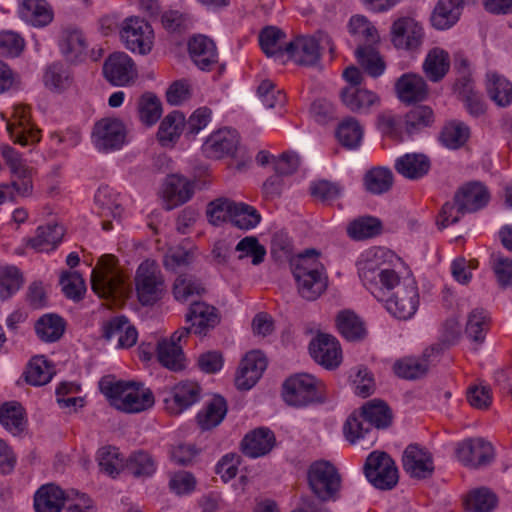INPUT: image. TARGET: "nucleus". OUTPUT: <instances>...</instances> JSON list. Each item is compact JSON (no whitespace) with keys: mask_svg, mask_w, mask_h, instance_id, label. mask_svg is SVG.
<instances>
[{"mask_svg":"<svg viewBox=\"0 0 512 512\" xmlns=\"http://www.w3.org/2000/svg\"><path fill=\"white\" fill-rule=\"evenodd\" d=\"M394 168L404 178L418 180L429 173L431 160L423 153H406L396 159Z\"/></svg>","mask_w":512,"mask_h":512,"instance_id":"26","label":"nucleus"},{"mask_svg":"<svg viewBox=\"0 0 512 512\" xmlns=\"http://www.w3.org/2000/svg\"><path fill=\"white\" fill-rule=\"evenodd\" d=\"M429 365L427 362L413 358L405 357L397 360L393 365L394 373L406 380H416L425 376L428 372Z\"/></svg>","mask_w":512,"mask_h":512,"instance_id":"53","label":"nucleus"},{"mask_svg":"<svg viewBox=\"0 0 512 512\" xmlns=\"http://www.w3.org/2000/svg\"><path fill=\"white\" fill-rule=\"evenodd\" d=\"M100 391L112 406L125 413H139L154 405V395L142 383L101 380Z\"/></svg>","mask_w":512,"mask_h":512,"instance_id":"1","label":"nucleus"},{"mask_svg":"<svg viewBox=\"0 0 512 512\" xmlns=\"http://www.w3.org/2000/svg\"><path fill=\"white\" fill-rule=\"evenodd\" d=\"M456 454L465 466L478 468L493 460L494 449L491 443L483 438H470L459 443Z\"/></svg>","mask_w":512,"mask_h":512,"instance_id":"13","label":"nucleus"},{"mask_svg":"<svg viewBox=\"0 0 512 512\" xmlns=\"http://www.w3.org/2000/svg\"><path fill=\"white\" fill-rule=\"evenodd\" d=\"M233 205L235 201L228 198H217L211 201L207 206V217L214 226H219L224 222H230L232 218Z\"/></svg>","mask_w":512,"mask_h":512,"instance_id":"63","label":"nucleus"},{"mask_svg":"<svg viewBox=\"0 0 512 512\" xmlns=\"http://www.w3.org/2000/svg\"><path fill=\"white\" fill-rule=\"evenodd\" d=\"M102 32H153L151 25L140 16H130L120 21L117 15H105L99 20Z\"/></svg>","mask_w":512,"mask_h":512,"instance_id":"28","label":"nucleus"},{"mask_svg":"<svg viewBox=\"0 0 512 512\" xmlns=\"http://www.w3.org/2000/svg\"><path fill=\"white\" fill-rule=\"evenodd\" d=\"M10 173L11 182L2 184L0 188L9 189L11 187L19 196H30L33 192L32 169L24 165L11 170Z\"/></svg>","mask_w":512,"mask_h":512,"instance_id":"56","label":"nucleus"},{"mask_svg":"<svg viewBox=\"0 0 512 512\" xmlns=\"http://www.w3.org/2000/svg\"><path fill=\"white\" fill-rule=\"evenodd\" d=\"M489 327V314L482 308L473 309L467 319L465 334L477 346L482 344Z\"/></svg>","mask_w":512,"mask_h":512,"instance_id":"45","label":"nucleus"},{"mask_svg":"<svg viewBox=\"0 0 512 512\" xmlns=\"http://www.w3.org/2000/svg\"><path fill=\"white\" fill-rule=\"evenodd\" d=\"M238 145L239 136L235 130L220 129L207 138L202 150L208 158L221 159L225 156H234Z\"/></svg>","mask_w":512,"mask_h":512,"instance_id":"19","label":"nucleus"},{"mask_svg":"<svg viewBox=\"0 0 512 512\" xmlns=\"http://www.w3.org/2000/svg\"><path fill=\"white\" fill-rule=\"evenodd\" d=\"M206 292L199 279L190 274L179 275L173 285V294L177 301L185 302L193 295H202Z\"/></svg>","mask_w":512,"mask_h":512,"instance_id":"55","label":"nucleus"},{"mask_svg":"<svg viewBox=\"0 0 512 512\" xmlns=\"http://www.w3.org/2000/svg\"><path fill=\"white\" fill-rule=\"evenodd\" d=\"M294 278L298 285V292L302 298L316 300L326 289L327 279L317 267H304L296 264Z\"/></svg>","mask_w":512,"mask_h":512,"instance_id":"16","label":"nucleus"},{"mask_svg":"<svg viewBox=\"0 0 512 512\" xmlns=\"http://www.w3.org/2000/svg\"><path fill=\"white\" fill-rule=\"evenodd\" d=\"M188 51L194 63L209 71L217 63L218 53L214 41L206 34H194L188 41Z\"/></svg>","mask_w":512,"mask_h":512,"instance_id":"23","label":"nucleus"},{"mask_svg":"<svg viewBox=\"0 0 512 512\" xmlns=\"http://www.w3.org/2000/svg\"><path fill=\"white\" fill-rule=\"evenodd\" d=\"M497 504V497L487 488L469 493L464 501L467 512H491Z\"/></svg>","mask_w":512,"mask_h":512,"instance_id":"54","label":"nucleus"},{"mask_svg":"<svg viewBox=\"0 0 512 512\" xmlns=\"http://www.w3.org/2000/svg\"><path fill=\"white\" fill-rule=\"evenodd\" d=\"M364 474L377 489L391 490L399 480L395 461L384 451H373L366 458Z\"/></svg>","mask_w":512,"mask_h":512,"instance_id":"7","label":"nucleus"},{"mask_svg":"<svg viewBox=\"0 0 512 512\" xmlns=\"http://www.w3.org/2000/svg\"><path fill=\"white\" fill-rule=\"evenodd\" d=\"M0 423L14 435L25 428L24 409L18 402H6L0 406Z\"/></svg>","mask_w":512,"mask_h":512,"instance_id":"47","label":"nucleus"},{"mask_svg":"<svg viewBox=\"0 0 512 512\" xmlns=\"http://www.w3.org/2000/svg\"><path fill=\"white\" fill-rule=\"evenodd\" d=\"M163 193L166 201L165 209L171 210L191 199L194 194V185L180 175H169L165 179Z\"/></svg>","mask_w":512,"mask_h":512,"instance_id":"25","label":"nucleus"},{"mask_svg":"<svg viewBox=\"0 0 512 512\" xmlns=\"http://www.w3.org/2000/svg\"><path fill=\"white\" fill-rule=\"evenodd\" d=\"M282 397L294 407L323 404L326 401L325 385L310 374L298 373L285 380Z\"/></svg>","mask_w":512,"mask_h":512,"instance_id":"3","label":"nucleus"},{"mask_svg":"<svg viewBox=\"0 0 512 512\" xmlns=\"http://www.w3.org/2000/svg\"><path fill=\"white\" fill-rule=\"evenodd\" d=\"M65 321L57 314H45L35 323L37 336L44 342L59 340L65 331Z\"/></svg>","mask_w":512,"mask_h":512,"instance_id":"40","label":"nucleus"},{"mask_svg":"<svg viewBox=\"0 0 512 512\" xmlns=\"http://www.w3.org/2000/svg\"><path fill=\"white\" fill-rule=\"evenodd\" d=\"M231 224L241 230H251L261 221L260 213L251 205L243 202H235L232 206Z\"/></svg>","mask_w":512,"mask_h":512,"instance_id":"52","label":"nucleus"},{"mask_svg":"<svg viewBox=\"0 0 512 512\" xmlns=\"http://www.w3.org/2000/svg\"><path fill=\"white\" fill-rule=\"evenodd\" d=\"M136 293L143 306H150L161 299L164 292V279L154 261L140 264L135 276Z\"/></svg>","mask_w":512,"mask_h":512,"instance_id":"8","label":"nucleus"},{"mask_svg":"<svg viewBox=\"0 0 512 512\" xmlns=\"http://www.w3.org/2000/svg\"><path fill=\"white\" fill-rule=\"evenodd\" d=\"M171 395V399L164 400L166 409L177 415L200 400L201 387L193 381H182L173 387Z\"/></svg>","mask_w":512,"mask_h":512,"instance_id":"21","label":"nucleus"},{"mask_svg":"<svg viewBox=\"0 0 512 512\" xmlns=\"http://www.w3.org/2000/svg\"><path fill=\"white\" fill-rule=\"evenodd\" d=\"M379 41V34H365L364 42L360 43L355 50L358 63L373 78L382 75L386 67L377 50Z\"/></svg>","mask_w":512,"mask_h":512,"instance_id":"17","label":"nucleus"},{"mask_svg":"<svg viewBox=\"0 0 512 512\" xmlns=\"http://www.w3.org/2000/svg\"><path fill=\"white\" fill-rule=\"evenodd\" d=\"M402 467L412 478H429L434 472L432 454L418 444H409L402 455Z\"/></svg>","mask_w":512,"mask_h":512,"instance_id":"12","label":"nucleus"},{"mask_svg":"<svg viewBox=\"0 0 512 512\" xmlns=\"http://www.w3.org/2000/svg\"><path fill=\"white\" fill-rule=\"evenodd\" d=\"M126 138V128L118 118H103L93 127L92 139L99 151L108 152L120 149Z\"/></svg>","mask_w":512,"mask_h":512,"instance_id":"11","label":"nucleus"},{"mask_svg":"<svg viewBox=\"0 0 512 512\" xmlns=\"http://www.w3.org/2000/svg\"><path fill=\"white\" fill-rule=\"evenodd\" d=\"M395 292L386 300V308L394 317L402 320L411 318L419 305L418 288L414 279L398 277L395 283Z\"/></svg>","mask_w":512,"mask_h":512,"instance_id":"9","label":"nucleus"},{"mask_svg":"<svg viewBox=\"0 0 512 512\" xmlns=\"http://www.w3.org/2000/svg\"><path fill=\"white\" fill-rule=\"evenodd\" d=\"M99 268L92 270L91 288L100 298L116 299L124 297L128 288L123 275L117 269V258L106 254L98 261Z\"/></svg>","mask_w":512,"mask_h":512,"instance_id":"4","label":"nucleus"},{"mask_svg":"<svg viewBox=\"0 0 512 512\" xmlns=\"http://www.w3.org/2000/svg\"><path fill=\"white\" fill-rule=\"evenodd\" d=\"M469 128L462 122H450L446 124L440 134L441 143L450 149L462 147L469 138Z\"/></svg>","mask_w":512,"mask_h":512,"instance_id":"57","label":"nucleus"},{"mask_svg":"<svg viewBox=\"0 0 512 512\" xmlns=\"http://www.w3.org/2000/svg\"><path fill=\"white\" fill-rule=\"evenodd\" d=\"M185 126V116L180 111H172L160 123L157 139L162 146L175 142L181 135Z\"/></svg>","mask_w":512,"mask_h":512,"instance_id":"38","label":"nucleus"},{"mask_svg":"<svg viewBox=\"0 0 512 512\" xmlns=\"http://www.w3.org/2000/svg\"><path fill=\"white\" fill-rule=\"evenodd\" d=\"M21 18L35 28H42L53 20V11L45 0H23Z\"/></svg>","mask_w":512,"mask_h":512,"instance_id":"30","label":"nucleus"},{"mask_svg":"<svg viewBox=\"0 0 512 512\" xmlns=\"http://www.w3.org/2000/svg\"><path fill=\"white\" fill-rule=\"evenodd\" d=\"M434 122L433 110L426 105L414 106L405 115V130L407 134L413 135L422 129L429 127Z\"/></svg>","mask_w":512,"mask_h":512,"instance_id":"49","label":"nucleus"},{"mask_svg":"<svg viewBox=\"0 0 512 512\" xmlns=\"http://www.w3.org/2000/svg\"><path fill=\"white\" fill-rule=\"evenodd\" d=\"M55 374L54 366L43 355L33 357L25 372L27 383L34 386L47 384Z\"/></svg>","mask_w":512,"mask_h":512,"instance_id":"43","label":"nucleus"},{"mask_svg":"<svg viewBox=\"0 0 512 512\" xmlns=\"http://www.w3.org/2000/svg\"><path fill=\"white\" fill-rule=\"evenodd\" d=\"M285 50L300 65H313L320 59L319 40L310 34H298L285 44Z\"/></svg>","mask_w":512,"mask_h":512,"instance_id":"18","label":"nucleus"},{"mask_svg":"<svg viewBox=\"0 0 512 512\" xmlns=\"http://www.w3.org/2000/svg\"><path fill=\"white\" fill-rule=\"evenodd\" d=\"M336 326L348 341L363 340L367 334L364 322L352 310H342L336 316Z\"/></svg>","mask_w":512,"mask_h":512,"instance_id":"36","label":"nucleus"},{"mask_svg":"<svg viewBox=\"0 0 512 512\" xmlns=\"http://www.w3.org/2000/svg\"><path fill=\"white\" fill-rule=\"evenodd\" d=\"M59 47L66 61L72 64L82 62L86 58L87 42L83 34H62Z\"/></svg>","mask_w":512,"mask_h":512,"instance_id":"42","label":"nucleus"},{"mask_svg":"<svg viewBox=\"0 0 512 512\" xmlns=\"http://www.w3.org/2000/svg\"><path fill=\"white\" fill-rule=\"evenodd\" d=\"M490 199V194L485 185L481 182H469L459 188L453 202H446L440 211L437 221L440 229L446 228L451 224H456L466 213H474L485 207Z\"/></svg>","mask_w":512,"mask_h":512,"instance_id":"2","label":"nucleus"},{"mask_svg":"<svg viewBox=\"0 0 512 512\" xmlns=\"http://www.w3.org/2000/svg\"><path fill=\"white\" fill-rule=\"evenodd\" d=\"M461 13L462 8L453 0H439L431 15L432 26L437 30L450 29L458 22Z\"/></svg>","mask_w":512,"mask_h":512,"instance_id":"37","label":"nucleus"},{"mask_svg":"<svg viewBox=\"0 0 512 512\" xmlns=\"http://www.w3.org/2000/svg\"><path fill=\"white\" fill-rule=\"evenodd\" d=\"M228 411V405L225 398L221 395H215L207 404L204 410L200 411L196 420L199 427L203 430H211L223 421Z\"/></svg>","mask_w":512,"mask_h":512,"instance_id":"32","label":"nucleus"},{"mask_svg":"<svg viewBox=\"0 0 512 512\" xmlns=\"http://www.w3.org/2000/svg\"><path fill=\"white\" fill-rule=\"evenodd\" d=\"M14 116L19 120V126L22 129L16 132L14 125L10 123L7 124V131L13 141L22 146L39 142V130H34L29 127V108L23 105L16 106Z\"/></svg>","mask_w":512,"mask_h":512,"instance_id":"33","label":"nucleus"},{"mask_svg":"<svg viewBox=\"0 0 512 512\" xmlns=\"http://www.w3.org/2000/svg\"><path fill=\"white\" fill-rule=\"evenodd\" d=\"M343 105L353 113L368 112L370 107L380 104V97L373 91L361 87H344L340 92Z\"/></svg>","mask_w":512,"mask_h":512,"instance_id":"27","label":"nucleus"},{"mask_svg":"<svg viewBox=\"0 0 512 512\" xmlns=\"http://www.w3.org/2000/svg\"><path fill=\"white\" fill-rule=\"evenodd\" d=\"M94 200L101 216H112L113 218L121 216L123 209L118 203V193L113 188L107 185L99 187L95 193Z\"/></svg>","mask_w":512,"mask_h":512,"instance_id":"48","label":"nucleus"},{"mask_svg":"<svg viewBox=\"0 0 512 512\" xmlns=\"http://www.w3.org/2000/svg\"><path fill=\"white\" fill-rule=\"evenodd\" d=\"M44 85L54 92H62L72 84L69 67L60 61L48 65L43 75Z\"/></svg>","mask_w":512,"mask_h":512,"instance_id":"39","label":"nucleus"},{"mask_svg":"<svg viewBox=\"0 0 512 512\" xmlns=\"http://www.w3.org/2000/svg\"><path fill=\"white\" fill-rule=\"evenodd\" d=\"M370 429L371 426L364 421L360 410H355L346 419L343 433L349 443L355 444L358 440L364 439Z\"/></svg>","mask_w":512,"mask_h":512,"instance_id":"61","label":"nucleus"},{"mask_svg":"<svg viewBox=\"0 0 512 512\" xmlns=\"http://www.w3.org/2000/svg\"><path fill=\"white\" fill-rule=\"evenodd\" d=\"M218 309L203 301H194L190 304L185 315L186 322H190L197 335H206L220 323Z\"/></svg>","mask_w":512,"mask_h":512,"instance_id":"20","label":"nucleus"},{"mask_svg":"<svg viewBox=\"0 0 512 512\" xmlns=\"http://www.w3.org/2000/svg\"><path fill=\"white\" fill-rule=\"evenodd\" d=\"M449 69L450 57L447 51L435 47L428 52L423 63V71L431 82H440Z\"/></svg>","mask_w":512,"mask_h":512,"instance_id":"34","label":"nucleus"},{"mask_svg":"<svg viewBox=\"0 0 512 512\" xmlns=\"http://www.w3.org/2000/svg\"><path fill=\"white\" fill-rule=\"evenodd\" d=\"M64 228L58 224H47L36 229L34 237L29 238L27 246L37 252L54 250L62 241Z\"/></svg>","mask_w":512,"mask_h":512,"instance_id":"31","label":"nucleus"},{"mask_svg":"<svg viewBox=\"0 0 512 512\" xmlns=\"http://www.w3.org/2000/svg\"><path fill=\"white\" fill-rule=\"evenodd\" d=\"M336 135L343 146L356 148L362 140L363 129L358 120L348 117L339 124Z\"/></svg>","mask_w":512,"mask_h":512,"instance_id":"59","label":"nucleus"},{"mask_svg":"<svg viewBox=\"0 0 512 512\" xmlns=\"http://www.w3.org/2000/svg\"><path fill=\"white\" fill-rule=\"evenodd\" d=\"M157 359L166 368L180 371L184 368V353L180 345L171 340L162 339L157 344Z\"/></svg>","mask_w":512,"mask_h":512,"instance_id":"41","label":"nucleus"},{"mask_svg":"<svg viewBox=\"0 0 512 512\" xmlns=\"http://www.w3.org/2000/svg\"><path fill=\"white\" fill-rule=\"evenodd\" d=\"M102 74L112 86H132L138 79L135 62L124 52H114L103 62Z\"/></svg>","mask_w":512,"mask_h":512,"instance_id":"10","label":"nucleus"},{"mask_svg":"<svg viewBox=\"0 0 512 512\" xmlns=\"http://www.w3.org/2000/svg\"><path fill=\"white\" fill-rule=\"evenodd\" d=\"M137 110L141 122L147 126H152L161 117L162 104L155 93L147 91L139 97Z\"/></svg>","mask_w":512,"mask_h":512,"instance_id":"46","label":"nucleus"},{"mask_svg":"<svg viewBox=\"0 0 512 512\" xmlns=\"http://www.w3.org/2000/svg\"><path fill=\"white\" fill-rule=\"evenodd\" d=\"M364 421L371 427L386 429L391 426L393 414L388 404L382 400H372L360 409Z\"/></svg>","mask_w":512,"mask_h":512,"instance_id":"35","label":"nucleus"},{"mask_svg":"<svg viewBox=\"0 0 512 512\" xmlns=\"http://www.w3.org/2000/svg\"><path fill=\"white\" fill-rule=\"evenodd\" d=\"M64 504V491L52 483L41 486L34 496L36 512H60Z\"/></svg>","mask_w":512,"mask_h":512,"instance_id":"29","label":"nucleus"},{"mask_svg":"<svg viewBox=\"0 0 512 512\" xmlns=\"http://www.w3.org/2000/svg\"><path fill=\"white\" fill-rule=\"evenodd\" d=\"M134 477H148L155 471V464L151 456L144 451L132 453L125 461V469Z\"/></svg>","mask_w":512,"mask_h":512,"instance_id":"60","label":"nucleus"},{"mask_svg":"<svg viewBox=\"0 0 512 512\" xmlns=\"http://www.w3.org/2000/svg\"><path fill=\"white\" fill-rule=\"evenodd\" d=\"M382 231V223L372 216L360 217L353 220L348 228V235L355 240H363L377 236Z\"/></svg>","mask_w":512,"mask_h":512,"instance_id":"51","label":"nucleus"},{"mask_svg":"<svg viewBox=\"0 0 512 512\" xmlns=\"http://www.w3.org/2000/svg\"><path fill=\"white\" fill-rule=\"evenodd\" d=\"M395 91L398 99L405 104H412L425 100L428 96V86L420 75L406 73L395 82Z\"/></svg>","mask_w":512,"mask_h":512,"instance_id":"22","label":"nucleus"},{"mask_svg":"<svg viewBox=\"0 0 512 512\" xmlns=\"http://www.w3.org/2000/svg\"><path fill=\"white\" fill-rule=\"evenodd\" d=\"M384 254L383 250H378L372 258H368L358 264L359 277L367 289L376 297L384 289L392 290L395 283H398V274L388 268L385 262L381 261Z\"/></svg>","mask_w":512,"mask_h":512,"instance_id":"6","label":"nucleus"},{"mask_svg":"<svg viewBox=\"0 0 512 512\" xmlns=\"http://www.w3.org/2000/svg\"><path fill=\"white\" fill-rule=\"evenodd\" d=\"M487 92L499 106L505 107L512 102V84L504 77L492 73L487 75Z\"/></svg>","mask_w":512,"mask_h":512,"instance_id":"50","label":"nucleus"},{"mask_svg":"<svg viewBox=\"0 0 512 512\" xmlns=\"http://www.w3.org/2000/svg\"><path fill=\"white\" fill-rule=\"evenodd\" d=\"M393 181V173L386 167L372 168L364 176L365 189L374 195L388 192L392 188Z\"/></svg>","mask_w":512,"mask_h":512,"instance_id":"44","label":"nucleus"},{"mask_svg":"<svg viewBox=\"0 0 512 512\" xmlns=\"http://www.w3.org/2000/svg\"><path fill=\"white\" fill-rule=\"evenodd\" d=\"M307 482L318 500L327 502L339 498L341 475L329 461L318 460L313 462L307 471Z\"/></svg>","mask_w":512,"mask_h":512,"instance_id":"5","label":"nucleus"},{"mask_svg":"<svg viewBox=\"0 0 512 512\" xmlns=\"http://www.w3.org/2000/svg\"><path fill=\"white\" fill-rule=\"evenodd\" d=\"M266 367L267 360L262 352H248L241 360L235 376L237 389L243 391L250 390L261 378Z\"/></svg>","mask_w":512,"mask_h":512,"instance_id":"15","label":"nucleus"},{"mask_svg":"<svg viewBox=\"0 0 512 512\" xmlns=\"http://www.w3.org/2000/svg\"><path fill=\"white\" fill-rule=\"evenodd\" d=\"M60 284L64 295L75 302L83 299L86 285L80 273L64 271L60 277Z\"/></svg>","mask_w":512,"mask_h":512,"instance_id":"62","label":"nucleus"},{"mask_svg":"<svg viewBox=\"0 0 512 512\" xmlns=\"http://www.w3.org/2000/svg\"><path fill=\"white\" fill-rule=\"evenodd\" d=\"M257 95L261 105L266 109L282 108L286 103V96L283 91L275 88L270 80H263L257 88Z\"/></svg>","mask_w":512,"mask_h":512,"instance_id":"64","label":"nucleus"},{"mask_svg":"<svg viewBox=\"0 0 512 512\" xmlns=\"http://www.w3.org/2000/svg\"><path fill=\"white\" fill-rule=\"evenodd\" d=\"M97 458L100 469L111 477H115L125 469V461L121 458L118 448L114 446L99 449Z\"/></svg>","mask_w":512,"mask_h":512,"instance_id":"58","label":"nucleus"},{"mask_svg":"<svg viewBox=\"0 0 512 512\" xmlns=\"http://www.w3.org/2000/svg\"><path fill=\"white\" fill-rule=\"evenodd\" d=\"M274 433L266 427H259L245 435L241 441V451L251 458L268 454L275 446Z\"/></svg>","mask_w":512,"mask_h":512,"instance_id":"24","label":"nucleus"},{"mask_svg":"<svg viewBox=\"0 0 512 512\" xmlns=\"http://www.w3.org/2000/svg\"><path fill=\"white\" fill-rule=\"evenodd\" d=\"M309 351L312 358L327 369H334L341 363V348L332 335L319 333L310 342Z\"/></svg>","mask_w":512,"mask_h":512,"instance_id":"14","label":"nucleus"}]
</instances>
